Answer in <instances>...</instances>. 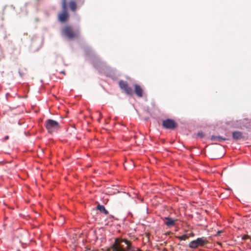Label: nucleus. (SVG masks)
<instances>
[{"label":"nucleus","instance_id":"9d476101","mask_svg":"<svg viewBox=\"0 0 251 251\" xmlns=\"http://www.w3.org/2000/svg\"><path fill=\"white\" fill-rule=\"evenodd\" d=\"M176 221V219H173L170 217L164 218V223L168 226H171L175 225Z\"/></svg>","mask_w":251,"mask_h":251},{"label":"nucleus","instance_id":"2eb2a0df","mask_svg":"<svg viewBox=\"0 0 251 251\" xmlns=\"http://www.w3.org/2000/svg\"><path fill=\"white\" fill-rule=\"evenodd\" d=\"M250 238V236L248 235H244L243 236L242 239L243 240H246L247 239H249Z\"/></svg>","mask_w":251,"mask_h":251},{"label":"nucleus","instance_id":"ddd939ff","mask_svg":"<svg viewBox=\"0 0 251 251\" xmlns=\"http://www.w3.org/2000/svg\"><path fill=\"white\" fill-rule=\"evenodd\" d=\"M211 139L212 141H218L219 142L225 141L226 140V138H223L222 137L220 136H212L211 137Z\"/></svg>","mask_w":251,"mask_h":251},{"label":"nucleus","instance_id":"4468645a","mask_svg":"<svg viewBox=\"0 0 251 251\" xmlns=\"http://www.w3.org/2000/svg\"><path fill=\"white\" fill-rule=\"evenodd\" d=\"M177 238L180 240H186L188 239V236L187 235L184 234L182 236H177Z\"/></svg>","mask_w":251,"mask_h":251},{"label":"nucleus","instance_id":"1a4fd4ad","mask_svg":"<svg viewBox=\"0 0 251 251\" xmlns=\"http://www.w3.org/2000/svg\"><path fill=\"white\" fill-rule=\"evenodd\" d=\"M134 92L136 95L140 98L143 97V89L138 84H135L134 85Z\"/></svg>","mask_w":251,"mask_h":251},{"label":"nucleus","instance_id":"0eeeda50","mask_svg":"<svg viewBox=\"0 0 251 251\" xmlns=\"http://www.w3.org/2000/svg\"><path fill=\"white\" fill-rule=\"evenodd\" d=\"M177 126V123L173 119H168L162 122L163 127L166 129H174Z\"/></svg>","mask_w":251,"mask_h":251},{"label":"nucleus","instance_id":"423d86ee","mask_svg":"<svg viewBox=\"0 0 251 251\" xmlns=\"http://www.w3.org/2000/svg\"><path fill=\"white\" fill-rule=\"evenodd\" d=\"M84 2V0H71L68 2V5L72 12H75L77 7L82 6Z\"/></svg>","mask_w":251,"mask_h":251},{"label":"nucleus","instance_id":"f03ea898","mask_svg":"<svg viewBox=\"0 0 251 251\" xmlns=\"http://www.w3.org/2000/svg\"><path fill=\"white\" fill-rule=\"evenodd\" d=\"M62 35L69 39L78 38L79 35L78 31H75L70 25H65L61 30Z\"/></svg>","mask_w":251,"mask_h":251},{"label":"nucleus","instance_id":"39448f33","mask_svg":"<svg viewBox=\"0 0 251 251\" xmlns=\"http://www.w3.org/2000/svg\"><path fill=\"white\" fill-rule=\"evenodd\" d=\"M207 243V241L204 238H198L196 240L190 242L189 246L192 249H196L199 246H202Z\"/></svg>","mask_w":251,"mask_h":251},{"label":"nucleus","instance_id":"f8f14e48","mask_svg":"<svg viewBox=\"0 0 251 251\" xmlns=\"http://www.w3.org/2000/svg\"><path fill=\"white\" fill-rule=\"evenodd\" d=\"M97 209L103 213L105 215L108 214V211L105 208L104 206L102 205L99 204L97 206Z\"/></svg>","mask_w":251,"mask_h":251},{"label":"nucleus","instance_id":"dca6fc26","mask_svg":"<svg viewBox=\"0 0 251 251\" xmlns=\"http://www.w3.org/2000/svg\"><path fill=\"white\" fill-rule=\"evenodd\" d=\"M197 136L200 137V138H202L203 136V133L201 132H199L197 134Z\"/></svg>","mask_w":251,"mask_h":251},{"label":"nucleus","instance_id":"6ab92c4d","mask_svg":"<svg viewBox=\"0 0 251 251\" xmlns=\"http://www.w3.org/2000/svg\"><path fill=\"white\" fill-rule=\"evenodd\" d=\"M62 73L65 74V73L64 72H62Z\"/></svg>","mask_w":251,"mask_h":251},{"label":"nucleus","instance_id":"a211bd4d","mask_svg":"<svg viewBox=\"0 0 251 251\" xmlns=\"http://www.w3.org/2000/svg\"><path fill=\"white\" fill-rule=\"evenodd\" d=\"M8 139H9V136H6L3 138V141H6V140H8Z\"/></svg>","mask_w":251,"mask_h":251},{"label":"nucleus","instance_id":"f257e3e1","mask_svg":"<svg viewBox=\"0 0 251 251\" xmlns=\"http://www.w3.org/2000/svg\"><path fill=\"white\" fill-rule=\"evenodd\" d=\"M139 249L133 246L131 242L126 239L116 238L114 243L106 251H138Z\"/></svg>","mask_w":251,"mask_h":251},{"label":"nucleus","instance_id":"9b49d317","mask_svg":"<svg viewBox=\"0 0 251 251\" xmlns=\"http://www.w3.org/2000/svg\"><path fill=\"white\" fill-rule=\"evenodd\" d=\"M232 137L235 140H239L243 137L242 133L240 131H234L232 132Z\"/></svg>","mask_w":251,"mask_h":251},{"label":"nucleus","instance_id":"7ed1b4c3","mask_svg":"<svg viewBox=\"0 0 251 251\" xmlns=\"http://www.w3.org/2000/svg\"><path fill=\"white\" fill-rule=\"evenodd\" d=\"M61 7L62 11L58 14V19L60 22L64 23L69 19L70 17L69 12L67 9V0H62Z\"/></svg>","mask_w":251,"mask_h":251},{"label":"nucleus","instance_id":"f3484780","mask_svg":"<svg viewBox=\"0 0 251 251\" xmlns=\"http://www.w3.org/2000/svg\"><path fill=\"white\" fill-rule=\"evenodd\" d=\"M222 232H223L222 230H219L217 231V233L215 234V236H219Z\"/></svg>","mask_w":251,"mask_h":251},{"label":"nucleus","instance_id":"20e7f679","mask_svg":"<svg viewBox=\"0 0 251 251\" xmlns=\"http://www.w3.org/2000/svg\"><path fill=\"white\" fill-rule=\"evenodd\" d=\"M45 126L50 133H52L60 128L59 124L52 119L47 120L45 122Z\"/></svg>","mask_w":251,"mask_h":251},{"label":"nucleus","instance_id":"6e6552de","mask_svg":"<svg viewBox=\"0 0 251 251\" xmlns=\"http://www.w3.org/2000/svg\"><path fill=\"white\" fill-rule=\"evenodd\" d=\"M119 86L120 88L124 91V92L127 95H132L133 94V90L131 87H129L127 82L120 80L119 82Z\"/></svg>","mask_w":251,"mask_h":251}]
</instances>
